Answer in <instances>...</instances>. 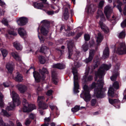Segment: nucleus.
<instances>
[{"label": "nucleus", "instance_id": "20e7f679", "mask_svg": "<svg viewBox=\"0 0 126 126\" xmlns=\"http://www.w3.org/2000/svg\"><path fill=\"white\" fill-rule=\"evenodd\" d=\"M41 23H43L40 30L41 32L43 35H46L48 33L47 30L50 27V22L47 20H44L42 21Z\"/></svg>", "mask_w": 126, "mask_h": 126}, {"label": "nucleus", "instance_id": "5fc2aeb1", "mask_svg": "<svg viewBox=\"0 0 126 126\" xmlns=\"http://www.w3.org/2000/svg\"><path fill=\"white\" fill-rule=\"evenodd\" d=\"M1 23L4 24V25L7 26L8 25V22L7 21L6 19H4V18L1 21Z\"/></svg>", "mask_w": 126, "mask_h": 126}, {"label": "nucleus", "instance_id": "b1692460", "mask_svg": "<svg viewBox=\"0 0 126 126\" xmlns=\"http://www.w3.org/2000/svg\"><path fill=\"white\" fill-rule=\"evenodd\" d=\"M53 67L59 69H63L65 68V65L63 63H58L54 64L53 65Z\"/></svg>", "mask_w": 126, "mask_h": 126}, {"label": "nucleus", "instance_id": "13d9d810", "mask_svg": "<svg viewBox=\"0 0 126 126\" xmlns=\"http://www.w3.org/2000/svg\"><path fill=\"white\" fill-rule=\"evenodd\" d=\"M122 5H118L116 6V7L117 8V9L119 10L120 12V13L122 12V10L121 7V6Z\"/></svg>", "mask_w": 126, "mask_h": 126}, {"label": "nucleus", "instance_id": "f704fd0d", "mask_svg": "<svg viewBox=\"0 0 126 126\" xmlns=\"http://www.w3.org/2000/svg\"><path fill=\"white\" fill-rule=\"evenodd\" d=\"M80 110L79 106L76 105L74 108L71 109V111L75 113L78 111Z\"/></svg>", "mask_w": 126, "mask_h": 126}, {"label": "nucleus", "instance_id": "a211bd4d", "mask_svg": "<svg viewBox=\"0 0 126 126\" xmlns=\"http://www.w3.org/2000/svg\"><path fill=\"white\" fill-rule=\"evenodd\" d=\"M6 68L9 72L12 73L14 69V65L12 63L10 62L7 63L6 65Z\"/></svg>", "mask_w": 126, "mask_h": 126}, {"label": "nucleus", "instance_id": "72a5a7b5", "mask_svg": "<svg viewBox=\"0 0 126 126\" xmlns=\"http://www.w3.org/2000/svg\"><path fill=\"white\" fill-rule=\"evenodd\" d=\"M3 95L1 93H0V106L2 108L4 106V102L3 101Z\"/></svg>", "mask_w": 126, "mask_h": 126}, {"label": "nucleus", "instance_id": "603ef678", "mask_svg": "<svg viewBox=\"0 0 126 126\" xmlns=\"http://www.w3.org/2000/svg\"><path fill=\"white\" fill-rule=\"evenodd\" d=\"M89 43L90 47H93L95 44V42L93 40L90 41Z\"/></svg>", "mask_w": 126, "mask_h": 126}, {"label": "nucleus", "instance_id": "ddd939ff", "mask_svg": "<svg viewBox=\"0 0 126 126\" xmlns=\"http://www.w3.org/2000/svg\"><path fill=\"white\" fill-rule=\"evenodd\" d=\"M104 13L107 19L109 18L110 15L112 13V10L110 7L108 6H106L104 9Z\"/></svg>", "mask_w": 126, "mask_h": 126}, {"label": "nucleus", "instance_id": "aec40b11", "mask_svg": "<svg viewBox=\"0 0 126 126\" xmlns=\"http://www.w3.org/2000/svg\"><path fill=\"white\" fill-rule=\"evenodd\" d=\"M111 66V64L108 65L106 64H103L102 65L99 69H100L101 70L104 71V73L103 74V75H104L105 74V71L108 70L110 68Z\"/></svg>", "mask_w": 126, "mask_h": 126}, {"label": "nucleus", "instance_id": "4d7b16f0", "mask_svg": "<svg viewBox=\"0 0 126 126\" xmlns=\"http://www.w3.org/2000/svg\"><path fill=\"white\" fill-rule=\"evenodd\" d=\"M47 13L48 15H52L54 14V12L53 11H47Z\"/></svg>", "mask_w": 126, "mask_h": 126}, {"label": "nucleus", "instance_id": "1a4fd4ad", "mask_svg": "<svg viewBox=\"0 0 126 126\" xmlns=\"http://www.w3.org/2000/svg\"><path fill=\"white\" fill-rule=\"evenodd\" d=\"M89 73V71H88L85 73V75L83 76L82 81L84 83H86L88 82L91 81L93 79V77L92 76L89 75L88 76Z\"/></svg>", "mask_w": 126, "mask_h": 126}, {"label": "nucleus", "instance_id": "a19ab883", "mask_svg": "<svg viewBox=\"0 0 126 126\" xmlns=\"http://www.w3.org/2000/svg\"><path fill=\"white\" fill-rule=\"evenodd\" d=\"M126 34L125 32L122 31L120 32L119 35V37L120 38H123L125 36Z\"/></svg>", "mask_w": 126, "mask_h": 126}, {"label": "nucleus", "instance_id": "4be33fe9", "mask_svg": "<svg viewBox=\"0 0 126 126\" xmlns=\"http://www.w3.org/2000/svg\"><path fill=\"white\" fill-rule=\"evenodd\" d=\"M18 33L21 37L25 36H26V32L24 28H19L18 30Z\"/></svg>", "mask_w": 126, "mask_h": 126}, {"label": "nucleus", "instance_id": "393cba45", "mask_svg": "<svg viewBox=\"0 0 126 126\" xmlns=\"http://www.w3.org/2000/svg\"><path fill=\"white\" fill-rule=\"evenodd\" d=\"M114 93V89L112 87H110L108 92V95L111 98L113 97Z\"/></svg>", "mask_w": 126, "mask_h": 126}, {"label": "nucleus", "instance_id": "f257e3e1", "mask_svg": "<svg viewBox=\"0 0 126 126\" xmlns=\"http://www.w3.org/2000/svg\"><path fill=\"white\" fill-rule=\"evenodd\" d=\"M11 95L12 96L13 102L9 103V106H7L6 109L9 111L12 110L14 109L16 106H18L20 104V101L19 99L18 95L14 91H13Z\"/></svg>", "mask_w": 126, "mask_h": 126}, {"label": "nucleus", "instance_id": "6e6d98bb", "mask_svg": "<svg viewBox=\"0 0 126 126\" xmlns=\"http://www.w3.org/2000/svg\"><path fill=\"white\" fill-rule=\"evenodd\" d=\"M53 91L52 90H48L47 93L46 95L48 96H50L52 95Z\"/></svg>", "mask_w": 126, "mask_h": 126}, {"label": "nucleus", "instance_id": "3c124183", "mask_svg": "<svg viewBox=\"0 0 126 126\" xmlns=\"http://www.w3.org/2000/svg\"><path fill=\"white\" fill-rule=\"evenodd\" d=\"M121 27L124 28L126 27V19L124 20L123 22L121 23Z\"/></svg>", "mask_w": 126, "mask_h": 126}, {"label": "nucleus", "instance_id": "473e14b6", "mask_svg": "<svg viewBox=\"0 0 126 126\" xmlns=\"http://www.w3.org/2000/svg\"><path fill=\"white\" fill-rule=\"evenodd\" d=\"M86 11L88 13L90 12H94V10H93L92 8V5H90L87 6L86 8Z\"/></svg>", "mask_w": 126, "mask_h": 126}, {"label": "nucleus", "instance_id": "de8ad7c7", "mask_svg": "<svg viewBox=\"0 0 126 126\" xmlns=\"http://www.w3.org/2000/svg\"><path fill=\"white\" fill-rule=\"evenodd\" d=\"M99 64V62L98 61H96L93 66L94 69H95L97 67Z\"/></svg>", "mask_w": 126, "mask_h": 126}, {"label": "nucleus", "instance_id": "0e129e2a", "mask_svg": "<svg viewBox=\"0 0 126 126\" xmlns=\"http://www.w3.org/2000/svg\"><path fill=\"white\" fill-rule=\"evenodd\" d=\"M31 122L29 119H27L25 123V124L27 125H29L30 124Z\"/></svg>", "mask_w": 126, "mask_h": 126}, {"label": "nucleus", "instance_id": "680f3d73", "mask_svg": "<svg viewBox=\"0 0 126 126\" xmlns=\"http://www.w3.org/2000/svg\"><path fill=\"white\" fill-rule=\"evenodd\" d=\"M102 41V39L101 38L99 37H97L96 42L98 44L99 43H100Z\"/></svg>", "mask_w": 126, "mask_h": 126}, {"label": "nucleus", "instance_id": "cd10ccee", "mask_svg": "<svg viewBox=\"0 0 126 126\" xmlns=\"http://www.w3.org/2000/svg\"><path fill=\"white\" fill-rule=\"evenodd\" d=\"M13 44L14 46L17 50H20L21 49V46L19 43H17V42H14L13 43Z\"/></svg>", "mask_w": 126, "mask_h": 126}, {"label": "nucleus", "instance_id": "e433bc0d", "mask_svg": "<svg viewBox=\"0 0 126 126\" xmlns=\"http://www.w3.org/2000/svg\"><path fill=\"white\" fill-rule=\"evenodd\" d=\"M0 124L2 126H10V125L8 123H5L4 122L2 118L0 117Z\"/></svg>", "mask_w": 126, "mask_h": 126}, {"label": "nucleus", "instance_id": "f3484780", "mask_svg": "<svg viewBox=\"0 0 126 126\" xmlns=\"http://www.w3.org/2000/svg\"><path fill=\"white\" fill-rule=\"evenodd\" d=\"M104 73V71L101 70L100 69H99L97 72L95 74V76L94 77L95 81H96L97 79V77H98L100 79H102Z\"/></svg>", "mask_w": 126, "mask_h": 126}, {"label": "nucleus", "instance_id": "864d4df0", "mask_svg": "<svg viewBox=\"0 0 126 126\" xmlns=\"http://www.w3.org/2000/svg\"><path fill=\"white\" fill-rule=\"evenodd\" d=\"M38 37L40 39V42L41 43H44V41L45 40L43 36H39L38 34Z\"/></svg>", "mask_w": 126, "mask_h": 126}, {"label": "nucleus", "instance_id": "bb28decb", "mask_svg": "<svg viewBox=\"0 0 126 126\" xmlns=\"http://www.w3.org/2000/svg\"><path fill=\"white\" fill-rule=\"evenodd\" d=\"M72 72L74 75V79L78 78V71L77 68L75 67H73L72 68Z\"/></svg>", "mask_w": 126, "mask_h": 126}, {"label": "nucleus", "instance_id": "bf43d9fd", "mask_svg": "<svg viewBox=\"0 0 126 126\" xmlns=\"http://www.w3.org/2000/svg\"><path fill=\"white\" fill-rule=\"evenodd\" d=\"M35 117L34 115L32 113H31L29 115V118L32 120L34 119Z\"/></svg>", "mask_w": 126, "mask_h": 126}, {"label": "nucleus", "instance_id": "c03bdc74", "mask_svg": "<svg viewBox=\"0 0 126 126\" xmlns=\"http://www.w3.org/2000/svg\"><path fill=\"white\" fill-rule=\"evenodd\" d=\"M113 85V87L115 89H117L119 88V83L117 81L114 82Z\"/></svg>", "mask_w": 126, "mask_h": 126}, {"label": "nucleus", "instance_id": "6ab92c4d", "mask_svg": "<svg viewBox=\"0 0 126 126\" xmlns=\"http://www.w3.org/2000/svg\"><path fill=\"white\" fill-rule=\"evenodd\" d=\"M39 71L41 75H42V80H44L46 77L45 74H47L48 73L47 69L46 68L43 67L42 69H39Z\"/></svg>", "mask_w": 126, "mask_h": 126}, {"label": "nucleus", "instance_id": "49530a36", "mask_svg": "<svg viewBox=\"0 0 126 126\" xmlns=\"http://www.w3.org/2000/svg\"><path fill=\"white\" fill-rule=\"evenodd\" d=\"M47 48V47L44 46H42L40 47L39 51L40 52L44 53L46 49Z\"/></svg>", "mask_w": 126, "mask_h": 126}, {"label": "nucleus", "instance_id": "9d476101", "mask_svg": "<svg viewBox=\"0 0 126 126\" xmlns=\"http://www.w3.org/2000/svg\"><path fill=\"white\" fill-rule=\"evenodd\" d=\"M90 93L82 92L80 94V97L82 98L86 102H88L90 101L91 98V95Z\"/></svg>", "mask_w": 126, "mask_h": 126}, {"label": "nucleus", "instance_id": "69168bd1", "mask_svg": "<svg viewBox=\"0 0 126 126\" xmlns=\"http://www.w3.org/2000/svg\"><path fill=\"white\" fill-rule=\"evenodd\" d=\"M44 120L45 123H47H47H48V122H49L50 121V119L49 118V117L45 118L44 119Z\"/></svg>", "mask_w": 126, "mask_h": 126}, {"label": "nucleus", "instance_id": "dca6fc26", "mask_svg": "<svg viewBox=\"0 0 126 126\" xmlns=\"http://www.w3.org/2000/svg\"><path fill=\"white\" fill-rule=\"evenodd\" d=\"M57 74L55 71H52L51 73L52 80L53 83L55 85H57L58 84V82L57 80Z\"/></svg>", "mask_w": 126, "mask_h": 126}, {"label": "nucleus", "instance_id": "37998d69", "mask_svg": "<svg viewBox=\"0 0 126 126\" xmlns=\"http://www.w3.org/2000/svg\"><path fill=\"white\" fill-rule=\"evenodd\" d=\"M84 38L85 41L87 42L89 41L90 38V36L89 34H85L84 36Z\"/></svg>", "mask_w": 126, "mask_h": 126}, {"label": "nucleus", "instance_id": "58836bf2", "mask_svg": "<svg viewBox=\"0 0 126 126\" xmlns=\"http://www.w3.org/2000/svg\"><path fill=\"white\" fill-rule=\"evenodd\" d=\"M95 53V51L94 49L90 50L89 52V56L93 58Z\"/></svg>", "mask_w": 126, "mask_h": 126}, {"label": "nucleus", "instance_id": "7ed1b4c3", "mask_svg": "<svg viewBox=\"0 0 126 126\" xmlns=\"http://www.w3.org/2000/svg\"><path fill=\"white\" fill-rule=\"evenodd\" d=\"M45 98L44 96H38L37 99V102H38V105L40 113L42 115H44V112L43 110H40V109L45 110L48 107V104L46 103L45 101L42 100Z\"/></svg>", "mask_w": 126, "mask_h": 126}, {"label": "nucleus", "instance_id": "f8f14e48", "mask_svg": "<svg viewBox=\"0 0 126 126\" xmlns=\"http://www.w3.org/2000/svg\"><path fill=\"white\" fill-rule=\"evenodd\" d=\"M28 19L24 17H20L17 20V22L18 25L23 26L25 25L28 22Z\"/></svg>", "mask_w": 126, "mask_h": 126}, {"label": "nucleus", "instance_id": "423d86ee", "mask_svg": "<svg viewBox=\"0 0 126 126\" xmlns=\"http://www.w3.org/2000/svg\"><path fill=\"white\" fill-rule=\"evenodd\" d=\"M66 43L67 44V48L68 49L67 58L68 59H70L73 54V48L74 46V44L72 40H67Z\"/></svg>", "mask_w": 126, "mask_h": 126}, {"label": "nucleus", "instance_id": "09e8293b", "mask_svg": "<svg viewBox=\"0 0 126 126\" xmlns=\"http://www.w3.org/2000/svg\"><path fill=\"white\" fill-rule=\"evenodd\" d=\"M96 102V99H93L91 101V105L93 106L95 105Z\"/></svg>", "mask_w": 126, "mask_h": 126}, {"label": "nucleus", "instance_id": "e2e57ef3", "mask_svg": "<svg viewBox=\"0 0 126 126\" xmlns=\"http://www.w3.org/2000/svg\"><path fill=\"white\" fill-rule=\"evenodd\" d=\"M82 35V33L81 32H80V33H78L76 37H75V39H78Z\"/></svg>", "mask_w": 126, "mask_h": 126}, {"label": "nucleus", "instance_id": "ea45409f", "mask_svg": "<svg viewBox=\"0 0 126 126\" xmlns=\"http://www.w3.org/2000/svg\"><path fill=\"white\" fill-rule=\"evenodd\" d=\"M83 89L84 90L83 92H90L89 87L86 84L83 87Z\"/></svg>", "mask_w": 126, "mask_h": 126}, {"label": "nucleus", "instance_id": "052dcab7", "mask_svg": "<svg viewBox=\"0 0 126 126\" xmlns=\"http://www.w3.org/2000/svg\"><path fill=\"white\" fill-rule=\"evenodd\" d=\"M104 4V1L101 0L99 3V6L100 7L102 8L103 7Z\"/></svg>", "mask_w": 126, "mask_h": 126}, {"label": "nucleus", "instance_id": "2eb2a0df", "mask_svg": "<svg viewBox=\"0 0 126 126\" xmlns=\"http://www.w3.org/2000/svg\"><path fill=\"white\" fill-rule=\"evenodd\" d=\"M32 5L35 8L37 9H42L44 6L42 3L37 2H33Z\"/></svg>", "mask_w": 126, "mask_h": 126}, {"label": "nucleus", "instance_id": "c756f323", "mask_svg": "<svg viewBox=\"0 0 126 126\" xmlns=\"http://www.w3.org/2000/svg\"><path fill=\"white\" fill-rule=\"evenodd\" d=\"M74 89H79V85L78 82V78L74 79Z\"/></svg>", "mask_w": 126, "mask_h": 126}, {"label": "nucleus", "instance_id": "39448f33", "mask_svg": "<svg viewBox=\"0 0 126 126\" xmlns=\"http://www.w3.org/2000/svg\"><path fill=\"white\" fill-rule=\"evenodd\" d=\"M22 104L23 106L22 108V110L24 112H29L31 111L30 109L28 108V107H31V109L32 110L36 108V107L34 104H31L30 105L27 102L25 98L23 99Z\"/></svg>", "mask_w": 126, "mask_h": 126}, {"label": "nucleus", "instance_id": "774afa93", "mask_svg": "<svg viewBox=\"0 0 126 126\" xmlns=\"http://www.w3.org/2000/svg\"><path fill=\"white\" fill-rule=\"evenodd\" d=\"M117 76V75H114L112 76L111 78L110 79L112 81H114L115 79Z\"/></svg>", "mask_w": 126, "mask_h": 126}, {"label": "nucleus", "instance_id": "6e6552de", "mask_svg": "<svg viewBox=\"0 0 126 126\" xmlns=\"http://www.w3.org/2000/svg\"><path fill=\"white\" fill-rule=\"evenodd\" d=\"M101 18L100 20L99 21V24L102 30L105 33L107 34L109 32V30L108 27L103 23V21L105 20V17Z\"/></svg>", "mask_w": 126, "mask_h": 126}, {"label": "nucleus", "instance_id": "4c0bfd02", "mask_svg": "<svg viewBox=\"0 0 126 126\" xmlns=\"http://www.w3.org/2000/svg\"><path fill=\"white\" fill-rule=\"evenodd\" d=\"M2 54L3 57L4 58L5 57L7 54V52L5 49H3L1 50Z\"/></svg>", "mask_w": 126, "mask_h": 126}, {"label": "nucleus", "instance_id": "9b49d317", "mask_svg": "<svg viewBox=\"0 0 126 126\" xmlns=\"http://www.w3.org/2000/svg\"><path fill=\"white\" fill-rule=\"evenodd\" d=\"M33 68L34 71L33 72V76L36 82H39L40 81L41 79V77L39 73L38 72L35 71V68L34 67H31L30 69Z\"/></svg>", "mask_w": 126, "mask_h": 126}, {"label": "nucleus", "instance_id": "0eeeda50", "mask_svg": "<svg viewBox=\"0 0 126 126\" xmlns=\"http://www.w3.org/2000/svg\"><path fill=\"white\" fill-rule=\"evenodd\" d=\"M117 53L119 55L126 54V46L123 42L119 44L117 50Z\"/></svg>", "mask_w": 126, "mask_h": 126}, {"label": "nucleus", "instance_id": "a878e982", "mask_svg": "<svg viewBox=\"0 0 126 126\" xmlns=\"http://www.w3.org/2000/svg\"><path fill=\"white\" fill-rule=\"evenodd\" d=\"M64 18L66 20H67L69 17L68 10L67 8H65L64 9L63 13Z\"/></svg>", "mask_w": 126, "mask_h": 126}, {"label": "nucleus", "instance_id": "c9c22d12", "mask_svg": "<svg viewBox=\"0 0 126 126\" xmlns=\"http://www.w3.org/2000/svg\"><path fill=\"white\" fill-rule=\"evenodd\" d=\"M79 52H76L74 54V58H73V59L74 60H77L78 59V58L79 57Z\"/></svg>", "mask_w": 126, "mask_h": 126}, {"label": "nucleus", "instance_id": "412c9836", "mask_svg": "<svg viewBox=\"0 0 126 126\" xmlns=\"http://www.w3.org/2000/svg\"><path fill=\"white\" fill-rule=\"evenodd\" d=\"M14 79L17 82H21L23 80V76L19 72H17L16 75Z\"/></svg>", "mask_w": 126, "mask_h": 126}, {"label": "nucleus", "instance_id": "4468645a", "mask_svg": "<svg viewBox=\"0 0 126 126\" xmlns=\"http://www.w3.org/2000/svg\"><path fill=\"white\" fill-rule=\"evenodd\" d=\"M18 90L20 93L23 94L26 92L27 90V86L24 84H19L17 86Z\"/></svg>", "mask_w": 126, "mask_h": 126}, {"label": "nucleus", "instance_id": "a18cd8bd", "mask_svg": "<svg viewBox=\"0 0 126 126\" xmlns=\"http://www.w3.org/2000/svg\"><path fill=\"white\" fill-rule=\"evenodd\" d=\"M8 33L11 35L15 36L16 35L17 33L13 30H9L8 31Z\"/></svg>", "mask_w": 126, "mask_h": 126}, {"label": "nucleus", "instance_id": "5701e85b", "mask_svg": "<svg viewBox=\"0 0 126 126\" xmlns=\"http://www.w3.org/2000/svg\"><path fill=\"white\" fill-rule=\"evenodd\" d=\"M109 50L108 47H106L104 50L102 56L103 58L105 59L109 57Z\"/></svg>", "mask_w": 126, "mask_h": 126}, {"label": "nucleus", "instance_id": "2f4dec72", "mask_svg": "<svg viewBox=\"0 0 126 126\" xmlns=\"http://www.w3.org/2000/svg\"><path fill=\"white\" fill-rule=\"evenodd\" d=\"M39 61L40 63L44 64L46 62L44 57L42 55L39 56L38 57Z\"/></svg>", "mask_w": 126, "mask_h": 126}, {"label": "nucleus", "instance_id": "7c9ffc66", "mask_svg": "<svg viewBox=\"0 0 126 126\" xmlns=\"http://www.w3.org/2000/svg\"><path fill=\"white\" fill-rule=\"evenodd\" d=\"M82 48L84 52L86 51L89 49V45L86 42L82 46Z\"/></svg>", "mask_w": 126, "mask_h": 126}, {"label": "nucleus", "instance_id": "c85d7f7f", "mask_svg": "<svg viewBox=\"0 0 126 126\" xmlns=\"http://www.w3.org/2000/svg\"><path fill=\"white\" fill-rule=\"evenodd\" d=\"M109 102L111 104H118V103H120V101L118 99H109Z\"/></svg>", "mask_w": 126, "mask_h": 126}, {"label": "nucleus", "instance_id": "338daca9", "mask_svg": "<svg viewBox=\"0 0 126 126\" xmlns=\"http://www.w3.org/2000/svg\"><path fill=\"white\" fill-rule=\"evenodd\" d=\"M96 83L94 82H93L91 84V87L92 88H94L96 87Z\"/></svg>", "mask_w": 126, "mask_h": 126}, {"label": "nucleus", "instance_id": "8fccbe9b", "mask_svg": "<svg viewBox=\"0 0 126 126\" xmlns=\"http://www.w3.org/2000/svg\"><path fill=\"white\" fill-rule=\"evenodd\" d=\"M2 111L3 113L4 116H10L9 114L6 110L2 109Z\"/></svg>", "mask_w": 126, "mask_h": 126}, {"label": "nucleus", "instance_id": "79ce46f5", "mask_svg": "<svg viewBox=\"0 0 126 126\" xmlns=\"http://www.w3.org/2000/svg\"><path fill=\"white\" fill-rule=\"evenodd\" d=\"M93 59L92 58L89 56L88 58H86L84 60V61L86 63H88L91 62Z\"/></svg>", "mask_w": 126, "mask_h": 126}, {"label": "nucleus", "instance_id": "f03ea898", "mask_svg": "<svg viewBox=\"0 0 126 126\" xmlns=\"http://www.w3.org/2000/svg\"><path fill=\"white\" fill-rule=\"evenodd\" d=\"M103 84L99 83L98 87L95 88L94 93L96 97L97 98H102L104 97L106 95L105 92L106 90V88H103Z\"/></svg>", "mask_w": 126, "mask_h": 126}]
</instances>
